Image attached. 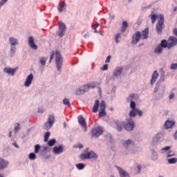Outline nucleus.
I'll list each match as a JSON object with an SVG mask.
<instances>
[{
  "instance_id": "f257e3e1",
  "label": "nucleus",
  "mask_w": 177,
  "mask_h": 177,
  "mask_svg": "<svg viewBox=\"0 0 177 177\" xmlns=\"http://www.w3.org/2000/svg\"><path fill=\"white\" fill-rule=\"evenodd\" d=\"M149 38V29L147 28L144 30L142 31H137L133 36H132V41L131 44L133 45H136L140 39H147Z\"/></svg>"
},
{
  "instance_id": "f03ea898",
  "label": "nucleus",
  "mask_w": 177,
  "mask_h": 177,
  "mask_svg": "<svg viewBox=\"0 0 177 177\" xmlns=\"http://www.w3.org/2000/svg\"><path fill=\"white\" fill-rule=\"evenodd\" d=\"M98 156L93 152V151H89V149L86 148L84 151V153H82L80 156V160L84 161V160H91L92 158H94L95 160L98 158Z\"/></svg>"
},
{
  "instance_id": "7ed1b4c3",
  "label": "nucleus",
  "mask_w": 177,
  "mask_h": 177,
  "mask_svg": "<svg viewBox=\"0 0 177 177\" xmlns=\"http://www.w3.org/2000/svg\"><path fill=\"white\" fill-rule=\"evenodd\" d=\"M164 16L159 15V19L156 24V32L158 34H162V28H164Z\"/></svg>"
},
{
  "instance_id": "20e7f679",
  "label": "nucleus",
  "mask_w": 177,
  "mask_h": 177,
  "mask_svg": "<svg viewBox=\"0 0 177 177\" xmlns=\"http://www.w3.org/2000/svg\"><path fill=\"white\" fill-rule=\"evenodd\" d=\"M55 62H56L57 70L58 71H60V70H62V64H63V59L62 58V55L59 51H56Z\"/></svg>"
},
{
  "instance_id": "39448f33",
  "label": "nucleus",
  "mask_w": 177,
  "mask_h": 177,
  "mask_svg": "<svg viewBox=\"0 0 177 177\" xmlns=\"http://www.w3.org/2000/svg\"><path fill=\"white\" fill-rule=\"evenodd\" d=\"M102 133H103V128L100 127H95L91 131V136L93 138H99Z\"/></svg>"
},
{
  "instance_id": "423d86ee",
  "label": "nucleus",
  "mask_w": 177,
  "mask_h": 177,
  "mask_svg": "<svg viewBox=\"0 0 177 177\" xmlns=\"http://www.w3.org/2000/svg\"><path fill=\"white\" fill-rule=\"evenodd\" d=\"M123 128L126 129V131H132L135 128V123L133 122V120L132 118L127 119V123L125 124L123 126Z\"/></svg>"
},
{
  "instance_id": "0eeeda50",
  "label": "nucleus",
  "mask_w": 177,
  "mask_h": 177,
  "mask_svg": "<svg viewBox=\"0 0 177 177\" xmlns=\"http://www.w3.org/2000/svg\"><path fill=\"white\" fill-rule=\"evenodd\" d=\"M168 41V49H171L174 46H176L177 45V38L174 36H170Z\"/></svg>"
},
{
  "instance_id": "6e6552de",
  "label": "nucleus",
  "mask_w": 177,
  "mask_h": 177,
  "mask_svg": "<svg viewBox=\"0 0 177 177\" xmlns=\"http://www.w3.org/2000/svg\"><path fill=\"white\" fill-rule=\"evenodd\" d=\"M66 25L63 22H59V37H62L66 34Z\"/></svg>"
},
{
  "instance_id": "1a4fd4ad",
  "label": "nucleus",
  "mask_w": 177,
  "mask_h": 177,
  "mask_svg": "<svg viewBox=\"0 0 177 177\" xmlns=\"http://www.w3.org/2000/svg\"><path fill=\"white\" fill-rule=\"evenodd\" d=\"M19 70V67H16L14 68H12L10 67H6L3 69L4 73H6L8 74V75H15V73H16Z\"/></svg>"
},
{
  "instance_id": "9d476101",
  "label": "nucleus",
  "mask_w": 177,
  "mask_h": 177,
  "mask_svg": "<svg viewBox=\"0 0 177 177\" xmlns=\"http://www.w3.org/2000/svg\"><path fill=\"white\" fill-rule=\"evenodd\" d=\"M137 114L139 115V117H142L143 115V112L138 109H133L130 111L129 116L136 117Z\"/></svg>"
},
{
  "instance_id": "9b49d317",
  "label": "nucleus",
  "mask_w": 177,
  "mask_h": 177,
  "mask_svg": "<svg viewBox=\"0 0 177 177\" xmlns=\"http://www.w3.org/2000/svg\"><path fill=\"white\" fill-rule=\"evenodd\" d=\"M33 80H34V75H32V73H30L26 77V80L24 83V86H26V87L30 86V85H31Z\"/></svg>"
},
{
  "instance_id": "f8f14e48",
  "label": "nucleus",
  "mask_w": 177,
  "mask_h": 177,
  "mask_svg": "<svg viewBox=\"0 0 177 177\" xmlns=\"http://www.w3.org/2000/svg\"><path fill=\"white\" fill-rule=\"evenodd\" d=\"M79 124H80L81 127L84 128L85 131H86V122L85 121V119L84 118V116L80 115L77 118Z\"/></svg>"
},
{
  "instance_id": "ddd939ff",
  "label": "nucleus",
  "mask_w": 177,
  "mask_h": 177,
  "mask_svg": "<svg viewBox=\"0 0 177 177\" xmlns=\"http://www.w3.org/2000/svg\"><path fill=\"white\" fill-rule=\"evenodd\" d=\"M8 165L9 162L8 160H5L3 158H0V171L5 169V168H8Z\"/></svg>"
},
{
  "instance_id": "4468645a",
  "label": "nucleus",
  "mask_w": 177,
  "mask_h": 177,
  "mask_svg": "<svg viewBox=\"0 0 177 177\" xmlns=\"http://www.w3.org/2000/svg\"><path fill=\"white\" fill-rule=\"evenodd\" d=\"M117 169L118 170L120 177H129V174L125 170L122 169L121 167L116 166Z\"/></svg>"
},
{
  "instance_id": "2eb2a0df",
  "label": "nucleus",
  "mask_w": 177,
  "mask_h": 177,
  "mask_svg": "<svg viewBox=\"0 0 177 177\" xmlns=\"http://www.w3.org/2000/svg\"><path fill=\"white\" fill-rule=\"evenodd\" d=\"M28 44H29V46H30L32 49H34V50H37L38 49V46H36L35 43L34 42V37L31 36L29 37Z\"/></svg>"
},
{
  "instance_id": "dca6fc26",
  "label": "nucleus",
  "mask_w": 177,
  "mask_h": 177,
  "mask_svg": "<svg viewBox=\"0 0 177 177\" xmlns=\"http://www.w3.org/2000/svg\"><path fill=\"white\" fill-rule=\"evenodd\" d=\"M157 78H158V72H157V71H155L153 73V75L150 81L151 85H153L156 83V82L157 81Z\"/></svg>"
},
{
  "instance_id": "f3484780",
  "label": "nucleus",
  "mask_w": 177,
  "mask_h": 177,
  "mask_svg": "<svg viewBox=\"0 0 177 177\" xmlns=\"http://www.w3.org/2000/svg\"><path fill=\"white\" fill-rule=\"evenodd\" d=\"M174 125H175V121L167 120L165 122V127L166 129H169L170 128H172V127H174Z\"/></svg>"
},
{
  "instance_id": "a211bd4d",
  "label": "nucleus",
  "mask_w": 177,
  "mask_h": 177,
  "mask_svg": "<svg viewBox=\"0 0 177 177\" xmlns=\"http://www.w3.org/2000/svg\"><path fill=\"white\" fill-rule=\"evenodd\" d=\"M115 124H116V129L118 131H122V127H124V126L125 125V122L116 121Z\"/></svg>"
},
{
  "instance_id": "6ab92c4d",
  "label": "nucleus",
  "mask_w": 177,
  "mask_h": 177,
  "mask_svg": "<svg viewBox=\"0 0 177 177\" xmlns=\"http://www.w3.org/2000/svg\"><path fill=\"white\" fill-rule=\"evenodd\" d=\"M63 146L59 145V147H55L53 148V151L55 153V154H60V153H63Z\"/></svg>"
},
{
  "instance_id": "aec40b11",
  "label": "nucleus",
  "mask_w": 177,
  "mask_h": 177,
  "mask_svg": "<svg viewBox=\"0 0 177 177\" xmlns=\"http://www.w3.org/2000/svg\"><path fill=\"white\" fill-rule=\"evenodd\" d=\"M123 68L122 67H118L113 71L114 77H120L121 74H122Z\"/></svg>"
},
{
  "instance_id": "412c9836",
  "label": "nucleus",
  "mask_w": 177,
  "mask_h": 177,
  "mask_svg": "<svg viewBox=\"0 0 177 177\" xmlns=\"http://www.w3.org/2000/svg\"><path fill=\"white\" fill-rule=\"evenodd\" d=\"M64 10H66V3L64 1H62L59 3L58 6V12L62 13V12H64Z\"/></svg>"
},
{
  "instance_id": "4be33fe9",
  "label": "nucleus",
  "mask_w": 177,
  "mask_h": 177,
  "mask_svg": "<svg viewBox=\"0 0 177 177\" xmlns=\"http://www.w3.org/2000/svg\"><path fill=\"white\" fill-rule=\"evenodd\" d=\"M99 104H100V101H99V100H96L95 101V104L93 107V113H97V110L99 109Z\"/></svg>"
},
{
  "instance_id": "5701e85b",
  "label": "nucleus",
  "mask_w": 177,
  "mask_h": 177,
  "mask_svg": "<svg viewBox=\"0 0 177 177\" xmlns=\"http://www.w3.org/2000/svg\"><path fill=\"white\" fill-rule=\"evenodd\" d=\"M99 104H100V101H99V100H96L95 101V104L93 107V113H97V110L99 109Z\"/></svg>"
},
{
  "instance_id": "b1692460",
  "label": "nucleus",
  "mask_w": 177,
  "mask_h": 177,
  "mask_svg": "<svg viewBox=\"0 0 177 177\" xmlns=\"http://www.w3.org/2000/svg\"><path fill=\"white\" fill-rule=\"evenodd\" d=\"M10 44L12 46H16V45H19V40L15 37H10L9 38Z\"/></svg>"
},
{
  "instance_id": "393cba45",
  "label": "nucleus",
  "mask_w": 177,
  "mask_h": 177,
  "mask_svg": "<svg viewBox=\"0 0 177 177\" xmlns=\"http://www.w3.org/2000/svg\"><path fill=\"white\" fill-rule=\"evenodd\" d=\"M131 145H133V146H135V142H133L131 140H127L123 143V146L125 147V149H128V147H129Z\"/></svg>"
},
{
  "instance_id": "a878e982",
  "label": "nucleus",
  "mask_w": 177,
  "mask_h": 177,
  "mask_svg": "<svg viewBox=\"0 0 177 177\" xmlns=\"http://www.w3.org/2000/svg\"><path fill=\"white\" fill-rule=\"evenodd\" d=\"M127 28H128V22H127V21H124L122 22V26L121 29L122 32H125V31L127 30Z\"/></svg>"
},
{
  "instance_id": "bb28decb",
  "label": "nucleus",
  "mask_w": 177,
  "mask_h": 177,
  "mask_svg": "<svg viewBox=\"0 0 177 177\" xmlns=\"http://www.w3.org/2000/svg\"><path fill=\"white\" fill-rule=\"evenodd\" d=\"M136 95L134 93H132L129 95V97L127 99V102H133L132 100H135Z\"/></svg>"
},
{
  "instance_id": "cd10ccee",
  "label": "nucleus",
  "mask_w": 177,
  "mask_h": 177,
  "mask_svg": "<svg viewBox=\"0 0 177 177\" xmlns=\"http://www.w3.org/2000/svg\"><path fill=\"white\" fill-rule=\"evenodd\" d=\"M160 46L162 48H167L168 49V40L167 41L166 39L162 40Z\"/></svg>"
},
{
  "instance_id": "c85d7f7f",
  "label": "nucleus",
  "mask_w": 177,
  "mask_h": 177,
  "mask_svg": "<svg viewBox=\"0 0 177 177\" xmlns=\"http://www.w3.org/2000/svg\"><path fill=\"white\" fill-rule=\"evenodd\" d=\"M53 124H51V123H49V122H46V124H44V129L46 131H49V129H50V128H52Z\"/></svg>"
},
{
  "instance_id": "c756f323",
  "label": "nucleus",
  "mask_w": 177,
  "mask_h": 177,
  "mask_svg": "<svg viewBox=\"0 0 177 177\" xmlns=\"http://www.w3.org/2000/svg\"><path fill=\"white\" fill-rule=\"evenodd\" d=\"M48 122L53 125L55 124V116L53 115H51L48 117Z\"/></svg>"
},
{
  "instance_id": "7c9ffc66",
  "label": "nucleus",
  "mask_w": 177,
  "mask_h": 177,
  "mask_svg": "<svg viewBox=\"0 0 177 177\" xmlns=\"http://www.w3.org/2000/svg\"><path fill=\"white\" fill-rule=\"evenodd\" d=\"M149 17H151L152 24H154V23H156V21L157 20V15H149Z\"/></svg>"
},
{
  "instance_id": "2f4dec72",
  "label": "nucleus",
  "mask_w": 177,
  "mask_h": 177,
  "mask_svg": "<svg viewBox=\"0 0 177 177\" xmlns=\"http://www.w3.org/2000/svg\"><path fill=\"white\" fill-rule=\"evenodd\" d=\"M162 52V47H161L160 45L158 46L156 48H155V53H161Z\"/></svg>"
},
{
  "instance_id": "473e14b6",
  "label": "nucleus",
  "mask_w": 177,
  "mask_h": 177,
  "mask_svg": "<svg viewBox=\"0 0 177 177\" xmlns=\"http://www.w3.org/2000/svg\"><path fill=\"white\" fill-rule=\"evenodd\" d=\"M100 110H106V102L104 101H102L100 104Z\"/></svg>"
},
{
  "instance_id": "72a5a7b5",
  "label": "nucleus",
  "mask_w": 177,
  "mask_h": 177,
  "mask_svg": "<svg viewBox=\"0 0 177 177\" xmlns=\"http://www.w3.org/2000/svg\"><path fill=\"white\" fill-rule=\"evenodd\" d=\"M169 164H176L177 162V158H172L168 160Z\"/></svg>"
},
{
  "instance_id": "f704fd0d",
  "label": "nucleus",
  "mask_w": 177,
  "mask_h": 177,
  "mask_svg": "<svg viewBox=\"0 0 177 177\" xmlns=\"http://www.w3.org/2000/svg\"><path fill=\"white\" fill-rule=\"evenodd\" d=\"M81 88L84 93L85 92H88V91H89V86H88V84H85L82 86Z\"/></svg>"
},
{
  "instance_id": "c9c22d12",
  "label": "nucleus",
  "mask_w": 177,
  "mask_h": 177,
  "mask_svg": "<svg viewBox=\"0 0 177 177\" xmlns=\"http://www.w3.org/2000/svg\"><path fill=\"white\" fill-rule=\"evenodd\" d=\"M84 90H82V87H80L77 91H76V95H84Z\"/></svg>"
},
{
  "instance_id": "e433bc0d",
  "label": "nucleus",
  "mask_w": 177,
  "mask_h": 177,
  "mask_svg": "<svg viewBox=\"0 0 177 177\" xmlns=\"http://www.w3.org/2000/svg\"><path fill=\"white\" fill-rule=\"evenodd\" d=\"M157 157H158V154L157 153V152L153 151L151 159L153 160H157Z\"/></svg>"
},
{
  "instance_id": "4c0bfd02",
  "label": "nucleus",
  "mask_w": 177,
  "mask_h": 177,
  "mask_svg": "<svg viewBox=\"0 0 177 177\" xmlns=\"http://www.w3.org/2000/svg\"><path fill=\"white\" fill-rule=\"evenodd\" d=\"M76 167L77 169H84V168H85V165L82 164V163H79L76 165Z\"/></svg>"
},
{
  "instance_id": "58836bf2",
  "label": "nucleus",
  "mask_w": 177,
  "mask_h": 177,
  "mask_svg": "<svg viewBox=\"0 0 177 177\" xmlns=\"http://www.w3.org/2000/svg\"><path fill=\"white\" fill-rule=\"evenodd\" d=\"M49 136H50V133L49 131L46 132L44 134V142H48Z\"/></svg>"
},
{
  "instance_id": "ea45409f",
  "label": "nucleus",
  "mask_w": 177,
  "mask_h": 177,
  "mask_svg": "<svg viewBox=\"0 0 177 177\" xmlns=\"http://www.w3.org/2000/svg\"><path fill=\"white\" fill-rule=\"evenodd\" d=\"M63 104H65L66 106H68L70 107V100L67 98H64L62 101Z\"/></svg>"
},
{
  "instance_id": "a19ab883",
  "label": "nucleus",
  "mask_w": 177,
  "mask_h": 177,
  "mask_svg": "<svg viewBox=\"0 0 177 177\" xmlns=\"http://www.w3.org/2000/svg\"><path fill=\"white\" fill-rule=\"evenodd\" d=\"M55 143H56V140L55 139H51L48 142V146H54Z\"/></svg>"
},
{
  "instance_id": "79ce46f5",
  "label": "nucleus",
  "mask_w": 177,
  "mask_h": 177,
  "mask_svg": "<svg viewBox=\"0 0 177 177\" xmlns=\"http://www.w3.org/2000/svg\"><path fill=\"white\" fill-rule=\"evenodd\" d=\"M106 109H100V111L99 112V115L100 117H104L106 115Z\"/></svg>"
},
{
  "instance_id": "37998d69",
  "label": "nucleus",
  "mask_w": 177,
  "mask_h": 177,
  "mask_svg": "<svg viewBox=\"0 0 177 177\" xmlns=\"http://www.w3.org/2000/svg\"><path fill=\"white\" fill-rule=\"evenodd\" d=\"M19 129H20V124L16 123L15 129H14V131H15V133L19 132Z\"/></svg>"
},
{
  "instance_id": "c03bdc74",
  "label": "nucleus",
  "mask_w": 177,
  "mask_h": 177,
  "mask_svg": "<svg viewBox=\"0 0 177 177\" xmlns=\"http://www.w3.org/2000/svg\"><path fill=\"white\" fill-rule=\"evenodd\" d=\"M39 149H41V146H39V145H36L35 146V153H39Z\"/></svg>"
},
{
  "instance_id": "a18cd8bd",
  "label": "nucleus",
  "mask_w": 177,
  "mask_h": 177,
  "mask_svg": "<svg viewBox=\"0 0 177 177\" xmlns=\"http://www.w3.org/2000/svg\"><path fill=\"white\" fill-rule=\"evenodd\" d=\"M130 108H131V109H137V108H136V104L135 103V102H133V101H131V102H130Z\"/></svg>"
},
{
  "instance_id": "49530a36",
  "label": "nucleus",
  "mask_w": 177,
  "mask_h": 177,
  "mask_svg": "<svg viewBox=\"0 0 177 177\" xmlns=\"http://www.w3.org/2000/svg\"><path fill=\"white\" fill-rule=\"evenodd\" d=\"M29 158H30V160H35V158H37V156H36L35 153H30L29 154Z\"/></svg>"
},
{
  "instance_id": "de8ad7c7",
  "label": "nucleus",
  "mask_w": 177,
  "mask_h": 177,
  "mask_svg": "<svg viewBox=\"0 0 177 177\" xmlns=\"http://www.w3.org/2000/svg\"><path fill=\"white\" fill-rule=\"evenodd\" d=\"M101 70L102 71H107L109 70V65L107 64H104Z\"/></svg>"
},
{
  "instance_id": "09e8293b",
  "label": "nucleus",
  "mask_w": 177,
  "mask_h": 177,
  "mask_svg": "<svg viewBox=\"0 0 177 177\" xmlns=\"http://www.w3.org/2000/svg\"><path fill=\"white\" fill-rule=\"evenodd\" d=\"M40 63H41V66H45V64H46V59L44 57L40 58Z\"/></svg>"
},
{
  "instance_id": "8fccbe9b",
  "label": "nucleus",
  "mask_w": 177,
  "mask_h": 177,
  "mask_svg": "<svg viewBox=\"0 0 177 177\" xmlns=\"http://www.w3.org/2000/svg\"><path fill=\"white\" fill-rule=\"evenodd\" d=\"M120 37H121V35L120 33H118L115 35V41L116 44H118V42H119L118 38H120Z\"/></svg>"
},
{
  "instance_id": "3c124183",
  "label": "nucleus",
  "mask_w": 177,
  "mask_h": 177,
  "mask_svg": "<svg viewBox=\"0 0 177 177\" xmlns=\"http://www.w3.org/2000/svg\"><path fill=\"white\" fill-rule=\"evenodd\" d=\"M170 68L171 70H177V64H172Z\"/></svg>"
},
{
  "instance_id": "603ef678",
  "label": "nucleus",
  "mask_w": 177,
  "mask_h": 177,
  "mask_svg": "<svg viewBox=\"0 0 177 177\" xmlns=\"http://www.w3.org/2000/svg\"><path fill=\"white\" fill-rule=\"evenodd\" d=\"M93 27L94 28V32H96V33L99 32H97V29H96V28H97V27H99V24H94L93 26Z\"/></svg>"
},
{
  "instance_id": "864d4df0",
  "label": "nucleus",
  "mask_w": 177,
  "mask_h": 177,
  "mask_svg": "<svg viewBox=\"0 0 177 177\" xmlns=\"http://www.w3.org/2000/svg\"><path fill=\"white\" fill-rule=\"evenodd\" d=\"M87 85L88 86V89H93V88H95V83L88 84Z\"/></svg>"
},
{
  "instance_id": "5fc2aeb1",
  "label": "nucleus",
  "mask_w": 177,
  "mask_h": 177,
  "mask_svg": "<svg viewBox=\"0 0 177 177\" xmlns=\"http://www.w3.org/2000/svg\"><path fill=\"white\" fill-rule=\"evenodd\" d=\"M110 59H111V56L109 55L105 60V63H110Z\"/></svg>"
},
{
  "instance_id": "6e6d98bb",
  "label": "nucleus",
  "mask_w": 177,
  "mask_h": 177,
  "mask_svg": "<svg viewBox=\"0 0 177 177\" xmlns=\"http://www.w3.org/2000/svg\"><path fill=\"white\" fill-rule=\"evenodd\" d=\"M54 57H55V53L51 54L49 63H51V62H52V60H53Z\"/></svg>"
},
{
  "instance_id": "4d7b16f0",
  "label": "nucleus",
  "mask_w": 177,
  "mask_h": 177,
  "mask_svg": "<svg viewBox=\"0 0 177 177\" xmlns=\"http://www.w3.org/2000/svg\"><path fill=\"white\" fill-rule=\"evenodd\" d=\"M173 34L175 35V37H177V28H175L173 29Z\"/></svg>"
},
{
  "instance_id": "13d9d810",
  "label": "nucleus",
  "mask_w": 177,
  "mask_h": 177,
  "mask_svg": "<svg viewBox=\"0 0 177 177\" xmlns=\"http://www.w3.org/2000/svg\"><path fill=\"white\" fill-rule=\"evenodd\" d=\"M171 149V147L168 146V147H165L164 148H162L161 150L162 151H167V150H169Z\"/></svg>"
},
{
  "instance_id": "bf43d9fd",
  "label": "nucleus",
  "mask_w": 177,
  "mask_h": 177,
  "mask_svg": "<svg viewBox=\"0 0 177 177\" xmlns=\"http://www.w3.org/2000/svg\"><path fill=\"white\" fill-rule=\"evenodd\" d=\"M175 97V94L174 93H171L169 97V99L172 100L174 99V97Z\"/></svg>"
},
{
  "instance_id": "052dcab7",
  "label": "nucleus",
  "mask_w": 177,
  "mask_h": 177,
  "mask_svg": "<svg viewBox=\"0 0 177 177\" xmlns=\"http://www.w3.org/2000/svg\"><path fill=\"white\" fill-rule=\"evenodd\" d=\"M142 170V167L140 165H138L137 167V173L139 174L140 171Z\"/></svg>"
},
{
  "instance_id": "680f3d73",
  "label": "nucleus",
  "mask_w": 177,
  "mask_h": 177,
  "mask_svg": "<svg viewBox=\"0 0 177 177\" xmlns=\"http://www.w3.org/2000/svg\"><path fill=\"white\" fill-rule=\"evenodd\" d=\"M6 2H8V0H2L0 3V5H5V3H6Z\"/></svg>"
},
{
  "instance_id": "e2e57ef3",
  "label": "nucleus",
  "mask_w": 177,
  "mask_h": 177,
  "mask_svg": "<svg viewBox=\"0 0 177 177\" xmlns=\"http://www.w3.org/2000/svg\"><path fill=\"white\" fill-rule=\"evenodd\" d=\"M169 113V111H165L163 113V115H168V113Z\"/></svg>"
},
{
  "instance_id": "0e129e2a",
  "label": "nucleus",
  "mask_w": 177,
  "mask_h": 177,
  "mask_svg": "<svg viewBox=\"0 0 177 177\" xmlns=\"http://www.w3.org/2000/svg\"><path fill=\"white\" fill-rule=\"evenodd\" d=\"M77 147H78V149H82V147H83L82 144H78Z\"/></svg>"
},
{
  "instance_id": "69168bd1",
  "label": "nucleus",
  "mask_w": 177,
  "mask_h": 177,
  "mask_svg": "<svg viewBox=\"0 0 177 177\" xmlns=\"http://www.w3.org/2000/svg\"><path fill=\"white\" fill-rule=\"evenodd\" d=\"M38 112H39V113H41L42 114V113H44V109H39Z\"/></svg>"
},
{
  "instance_id": "338daca9",
  "label": "nucleus",
  "mask_w": 177,
  "mask_h": 177,
  "mask_svg": "<svg viewBox=\"0 0 177 177\" xmlns=\"http://www.w3.org/2000/svg\"><path fill=\"white\" fill-rule=\"evenodd\" d=\"M13 145L15 146V147H16L17 149H19V145H17V143L14 142Z\"/></svg>"
},
{
  "instance_id": "774afa93",
  "label": "nucleus",
  "mask_w": 177,
  "mask_h": 177,
  "mask_svg": "<svg viewBox=\"0 0 177 177\" xmlns=\"http://www.w3.org/2000/svg\"><path fill=\"white\" fill-rule=\"evenodd\" d=\"M89 37V33H86L84 35V38H88Z\"/></svg>"
}]
</instances>
